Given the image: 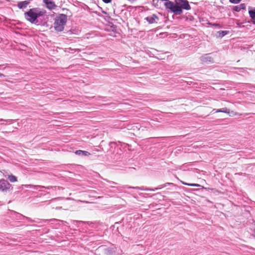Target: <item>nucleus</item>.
<instances>
[{"label": "nucleus", "mask_w": 255, "mask_h": 255, "mask_svg": "<svg viewBox=\"0 0 255 255\" xmlns=\"http://www.w3.org/2000/svg\"><path fill=\"white\" fill-rule=\"evenodd\" d=\"M24 218H26V219L27 220H28V221H29V222H34V220H31V219L30 218H29V217H24Z\"/></svg>", "instance_id": "20"}, {"label": "nucleus", "mask_w": 255, "mask_h": 255, "mask_svg": "<svg viewBox=\"0 0 255 255\" xmlns=\"http://www.w3.org/2000/svg\"><path fill=\"white\" fill-rule=\"evenodd\" d=\"M47 221V220H44V221L45 222L46 221Z\"/></svg>", "instance_id": "30"}, {"label": "nucleus", "mask_w": 255, "mask_h": 255, "mask_svg": "<svg viewBox=\"0 0 255 255\" xmlns=\"http://www.w3.org/2000/svg\"><path fill=\"white\" fill-rule=\"evenodd\" d=\"M11 185L4 179H0V191L3 192H7L12 189Z\"/></svg>", "instance_id": "5"}, {"label": "nucleus", "mask_w": 255, "mask_h": 255, "mask_svg": "<svg viewBox=\"0 0 255 255\" xmlns=\"http://www.w3.org/2000/svg\"><path fill=\"white\" fill-rule=\"evenodd\" d=\"M67 20V16L65 14H60L55 18L54 27L57 31L61 32L64 30V25Z\"/></svg>", "instance_id": "3"}, {"label": "nucleus", "mask_w": 255, "mask_h": 255, "mask_svg": "<svg viewBox=\"0 0 255 255\" xmlns=\"http://www.w3.org/2000/svg\"><path fill=\"white\" fill-rule=\"evenodd\" d=\"M106 3H109L112 1V0H102Z\"/></svg>", "instance_id": "21"}, {"label": "nucleus", "mask_w": 255, "mask_h": 255, "mask_svg": "<svg viewBox=\"0 0 255 255\" xmlns=\"http://www.w3.org/2000/svg\"><path fill=\"white\" fill-rule=\"evenodd\" d=\"M46 13V11L41 10L38 7L29 9L24 13L25 19L31 23H35L38 22L37 18L43 16Z\"/></svg>", "instance_id": "2"}, {"label": "nucleus", "mask_w": 255, "mask_h": 255, "mask_svg": "<svg viewBox=\"0 0 255 255\" xmlns=\"http://www.w3.org/2000/svg\"><path fill=\"white\" fill-rule=\"evenodd\" d=\"M242 0H229L230 2L232 3H238Z\"/></svg>", "instance_id": "19"}, {"label": "nucleus", "mask_w": 255, "mask_h": 255, "mask_svg": "<svg viewBox=\"0 0 255 255\" xmlns=\"http://www.w3.org/2000/svg\"><path fill=\"white\" fill-rule=\"evenodd\" d=\"M11 121H12L11 120H3L2 119H0V121H6V122H11Z\"/></svg>", "instance_id": "22"}, {"label": "nucleus", "mask_w": 255, "mask_h": 255, "mask_svg": "<svg viewBox=\"0 0 255 255\" xmlns=\"http://www.w3.org/2000/svg\"><path fill=\"white\" fill-rule=\"evenodd\" d=\"M246 6L245 3H241L239 5L234 6L233 10L235 11L239 12L241 10L246 9Z\"/></svg>", "instance_id": "12"}, {"label": "nucleus", "mask_w": 255, "mask_h": 255, "mask_svg": "<svg viewBox=\"0 0 255 255\" xmlns=\"http://www.w3.org/2000/svg\"><path fill=\"white\" fill-rule=\"evenodd\" d=\"M173 2L168 1L164 3V5L167 9H169L170 11L176 15H180L183 13L182 9L190 10L191 6L187 0H174Z\"/></svg>", "instance_id": "1"}, {"label": "nucleus", "mask_w": 255, "mask_h": 255, "mask_svg": "<svg viewBox=\"0 0 255 255\" xmlns=\"http://www.w3.org/2000/svg\"><path fill=\"white\" fill-rule=\"evenodd\" d=\"M229 33L228 31H219V36L221 37H223L225 35Z\"/></svg>", "instance_id": "17"}, {"label": "nucleus", "mask_w": 255, "mask_h": 255, "mask_svg": "<svg viewBox=\"0 0 255 255\" xmlns=\"http://www.w3.org/2000/svg\"><path fill=\"white\" fill-rule=\"evenodd\" d=\"M0 77H4V75L3 74L0 73Z\"/></svg>", "instance_id": "26"}, {"label": "nucleus", "mask_w": 255, "mask_h": 255, "mask_svg": "<svg viewBox=\"0 0 255 255\" xmlns=\"http://www.w3.org/2000/svg\"><path fill=\"white\" fill-rule=\"evenodd\" d=\"M42 1L45 4L46 7L49 10L54 9L57 6L55 2L52 0H42Z\"/></svg>", "instance_id": "6"}, {"label": "nucleus", "mask_w": 255, "mask_h": 255, "mask_svg": "<svg viewBox=\"0 0 255 255\" xmlns=\"http://www.w3.org/2000/svg\"><path fill=\"white\" fill-rule=\"evenodd\" d=\"M145 19L149 23V24H152L157 23V21L158 20L159 18L158 16L155 14H153L151 15L148 16L145 18Z\"/></svg>", "instance_id": "8"}, {"label": "nucleus", "mask_w": 255, "mask_h": 255, "mask_svg": "<svg viewBox=\"0 0 255 255\" xmlns=\"http://www.w3.org/2000/svg\"><path fill=\"white\" fill-rule=\"evenodd\" d=\"M250 16L253 20H255V9H252L249 11Z\"/></svg>", "instance_id": "16"}, {"label": "nucleus", "mask_w": 255, "mask_h": 255, "mask_svg": "<svg viewBox=\"0 0 255 255\" xmlns=\"http://www.w3.org/2000/svg\"><path fill=\"white\" fill-rule=\"evenodd\" d=\"M7 178L11 182H14L17 181V177L12 174L8 175Z\"/></svg>", "instance_id": "15"}, {"label": "nucleus", "mask_w": 255, "mask_h": 255, "mask_svg": "<svg viewBox=\"0 0 255 255\" xmlns=\"http://www.w3.org/2000/svg\"><path fill=\"white\" fill-rule=\"evenodd\" d=\"M73 222H81V223H84V222L83 221H76V220H73Z\"/></svg>", "instance_id": "24"}, {"label": "nucleus", "mask_w": 255, "mask_h": 255, "mask_svg": "<svg viewBox=\"0 0 255 255\" xmlns=\"http://www.w3.org/2000/svg\"><path fill=\"white\" fill-rule=\"evenodd\" d=\"M99 253V255H113L115 252L113 248L106 247L105 246H101L97 250ZM98 255V254H97Z\"/></svg>", "instance_id": "4"}, {"label": "nucleus", "mask_w": 255, "mask_h": 255, "mask_svg": "<svg viewBox=\"0 0 255 255\" xmlns=\"http://www.w3.org/2000/svg\"><path fill=\"white\" fill-rule=\"evenodd\" d=\"M166 184H171V185H173V183H166V184H164V185H160L159 186V187L158 188H155L154 189H151V188H145V189H142L141 188H139V187H128V186H126L125 187H128V188H134V189H140V190H144L145 191H155V190H157L159 189H161L165 186H166Z\"/></svg>", "instance_id": "9"}, {"label": "nucleus", "mask_w": 255, "mask_h": 255, "mask_svg": "<svg viewBox=\"0 0 255 255\" xmlns=\"http://www.w3.org/2000/svg\"><path fill=\"white\" fill-rule=\"evenodd\" d=\"M253 23L255 24V20L253 21Z\"/></svg>", "instance_id": "27"}, {"label": "nucleus", "mask_w": 255, "mask_h": 255, "mask_svg": "<svg viewBox=\"0 0 255 255\" xmlns=\"http://www.w3.org/2000/svg\"><path fill=\"white\" fill-rule=\"evenodd\" d=\"M110 183L112 184H114V185H117L118 183L115 182H114V181H108Z\"/></svg>", "instance_id": "23"}, {"label": "nucleus", "mask_w": 255, "mask_h": 255, "mask_svg": "<svg viewBox=\"0 0 255 255\" xmlns=\"http://www.w3.org/2000/svg\"><path fill=\"white\" fill-rule=\"evenodd\" d=\"M61 221V222H63V221H61V220H57L56 219H51L50 221Z\"/></svg>", "instance_id": "25"}, {"label": "nucleus", "mask_w": 255, "mask_h": 255, "mask_svg": "<svg viewBox=\"0 0 255 255\" xmlns=\"http://www.w3.org/2000/svg\"><path fill=\"white\" fill-rule=\"evenodd\" d=\"M210 54H205L200 57V60L203 63L213 62V58L210 55Z\"/></svg>", "instance_id": "7"}, {"label": "nucleus", "mask_w": 255, "mask_h": 255, "mask_svg": "<svg viewBox=\"0 0 255 255\" xmlns=\"http://www.w3.org/2000/svg\"><path fill=\"white\" fill-rule=\"evenodd\" d=\"M26 186L29 187H33L35 189H37L38 187L47 188V189H49L50 188H52V187H49V186H48V187H45V186H40V185H26Z\"/></svg>", "instance_id": "14"}, {"label": "nucleus", "mask_w": 255, "mask_h": 255, "mask_svg": "<svg viewBox=\"0 0 255 255\" xmlns=\"http://www.w3.org/2000/svg\"><path fill=\"white\" fill-rule=\"evenodd\" d=\"M75 154L81 156H88L90 155V153L85 150H77L75 152Z\"/></svg>", "instance_id": "11"}, {"label": "nucleus", "mask_w": 255, "mask_h": 255, "mask_svg": "<svg viewBox=\"0 0 255 255\" xmlns=\"http://www.w3.org/2000/svg\"><path fill=\"white\" fill-rule=\"evenodd\" d=\"M61 207H58V208H56V209H61Z\"/></svg>", "instance_id": "28"}, {"label": "nucleus", "mask_w": 255, "mask_h": 255, "mask_svg": "<svg viewBox=\"0 0 255 255\" xmlns=\"http://www.w3.org/2000/svg\"><path fill=\"white\" fill-rule=\"evenodd\" d=\"M213 111H215V113L222 112V113H226V114H229V113H230V110L227 108H224L217 109V110L214 109L213 110Z\"/></svg>", "instance_id": "13"}, {"label": "nucleus", "mask_w": 255, "mask_h": 255, "mask_svg": "<svg viewBox=\"0 0 255 255\" xmlns=\"http://www.w3.org/2000/svg\"><path fill=\"white\" fill-rule=\"evenodd\" d=\"M30 0L18 1L17 6L19 9H23L26 8L28 5L30 3Z\"/></svg>", "instance_id": "10"}, {"label": "nucleus", "mask_w": 255, "mask_h": 255, "mask_svg": "<svg viewBox=\"0 0 255 255\" xmlns=\"http://www.w3.org/2000/svg\"><path fill=\"white\" fill-rule=\"evenodd\" d=\"M185 185H187L190 186H193V187H199L200 186V185L198 184H187V183H184Z\"/></svg>", "instance_id": "18"}, {"label": "nucleus", "mask_w": 255, "mask_h": 255, "mask_svg": "<svg viewBox=\"0 0 255 255\" xmlns=\"http://www.w3.org/2000/svg\"><path fill=\"white\" fill-rule=\"evenodd\" d=\"M1 125H5V124H4V123H2L1 124Z\"/></svg>", "instance_id": "29"}]
</instances>
